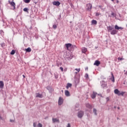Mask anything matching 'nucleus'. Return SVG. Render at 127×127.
Here are the masks:
<instances>
[{
    "label": "nucleus",
    "instance_id": "c756f323",
    "mask_svg": "<svg viewBox=\"0 0 127 127\" xmlns=\"http://www.w3.org/2000/svg\"><path fill=\"white\" fill-rule=\"evenodd\" d=\"M119 26H118V25H115V29L116 30V29H117V30H119Z\"/></svg>",
    "mask_w": 127,
    "mask_h": 127
},
{
    "label": "nucleus",
    "instance_id": "393cba45",
    "mask_svg": "<svg viewBox=\"0 0 127 127\" xmlns=\"http://www.w3.org/2000/svg\"><path fill=\"white\" fill-rule=\"evenodd\" d=\"M15 53V51L14 50H13L11 51L10 54L11 55H14Z\"/></svg>",
    "mask_w": 127,
    "mask_h": 127
},
{
    "label": "nucleus",
    "instance_id": "cd10ccee",
    "mask_svg": "<svg viewBox=\"0 0 127 127\" xmlns=\"http://www.w3.org/2000/svg\"><path fill=\"white\" fill-rule=\"evenodd\" d=\"M24 11H25L26 12H28V8H24L23 9Z\"/></svg>",
    "mask_w": 127,
    "mask_h": 127
},
{
    "label": "nucleus",
    "instance_id": "09e8293b",
    "mask_svg": "<svg viewBox=\"0 0 127 127\" xmlns=\"http://www.w3.org/2000/svg\"><path fill=\"white\" fill-rule=\"evenodd\" d=\"M118 110H120V107H118Z\"/></svg>",
    "mask_w": 127,
    "mask_h": 127
},
{
    "label": "nucleus",
    "instance_id": "7ed1b4c3",
    "mask_svg": "<svg viewBox=\"0 0 127 127\" xmlns=\"http://www.w3.org/2000/svg\"><path fill=\"white\" fill-rule=\"evenodd\" d=\"M65 58L67 60H71L72 58H73V57H72V55L71 54H67V55L65 56Z\"/></svg>",
    "mask_w": 127,
    "mask_h": 127
},
{
    "label": "nucleus",
    "instance_id": "6e6552de",
    "mask_svg": "<svg viewBox=\"0 0 127 127\" xmlns=\"http://www.w3.org/2000/svg\"><path fill=\"white\" fill-rule=\"evenodd\" d=\"M53 4L54 5H57V6H59V5H60V2L57 1H54L53 2Z\"/></svg>",
    "mask_w": 127,
    "mask_h": 127
},
{
    "label": "nucleus",
    "instance_id": "ddd939ff",
    "mask_svg": "<svg viewBox=\"0 0 127 127\" xmlns=\"http://www.w3.org/2000/svg\"><path fill=\"white\" fill-rule=\"evenodd\" d=\"M101 64V63H100V61H95L94 65H95V66H99Z\"/></svg>",
    "mask_w": 127,
    "mask_h": 127
},
{
    "label": "nucleus",
    "instance_id": "1a4fd4ad",
    "mask_svg": "<svg viewBox=\"0 0 127 127\" xmlns=\"http://www.w3.org/2000/svg\"><path fill=\"white\" fill-rule=\"evenodd\" d=\"M114 29V26H108L107 27V30L109 32H111V31Z\"/></svg>",
    "mask_w": 127,
    "mask_h": 127
},
{
    "label": "nucleus",
    "instance_id": "5701e85b",
    "mask_svg": "<svg viewBox=\"0 0 127 127\" xmlns=\"http://www.w3.org/2000/svg\"><path fill=\"white\" fill-rule=\"evenodd\" d=\"M26 52H31V48H28L27 49H26Z\"/></svg>",
    "mask_w": 127,
    "mask_h": 127
},
{
    "label": "nucleus",
    "instance_id": "a878e982",
    "mask_svg": "<svg viewBox=\"0 0 127 127\" xmlns=\"http://www.w3.org/2000/svg\"><path fill=\"white\" fill-rule=\"evenodd\" d=\"M92 24H97V21L95 20H93L92 21Z\"/></svg>",
    "mask_w": 127,
    "mask_h": 127
},
{
    "label": "nucleus",
    "instance_id": "4c0bfd02",
    "mask_svg": "<svg viewBox=\"0 0 127 127\" xmlns=\"http://www.w3.org/2000/svg\"><path fill=\"white\" fill-rule=\"evenodd\" d=\"M66 127H71V125L70 124V123H68V124H67V126Z\"/></svg>",
    "mask_w": 127,
    "mask_h": 127
},
{
    "label": "nucleus",
    "instance_id": "5fc2aeb1",
    "mask_svg": "<svg viewBox=\"0 0 127 127\" xmlns=\"http://www.w3.org/2000/svg\"><path fill=\"white\" fill-rule=\"evenodd\" d=\"M124 84H125V83L124 82Z\"/></svg>",
    "mask_w": 127,
    "mask_h": 127
},
{
    "label": "nucleus",
    "instance_id": "423d86ee",
    "mask_svg": "<svg viewBox=\"0 0 127 127\" xmlns=\"http://www.w3.org/2000/svg\"><path fill=\"white\" fill-rule=\"evenodd\" d=\"M63 104V99L62 98L60 97L59 99V106H61Z\"/></svg>",
    "mask_w": 127,
    "mask_h": 127
},
{
    "label": "nucleus",
    "instance_id": "412c9836",
    "mask_svg": "<svg viewBox=\"0 0 127 127\" xmlns=\"http://www.w3.org/2000/svg\"><path fill=\"white\" fill-rule=\"evenodd\" d=\"M112 77V78H111V80L112 82H115V77L114 76V74H113V73H111Z\"/></svg>",
    "mask_w": 127,
    "mask_h": 127
},
{
    "label": "nucleus",
    "instance_id": "e433bc0d",
    "mask_svg": "<svg viewBox=\"0 0 127 127\" xmlns=\"http://www.w3.org/2000/svg\"><path fill=\"white\" fill-rule=\"evenodd\" d=\"M119 29L123 30V29H124V28L123 27H119L118 30H119Z\"/></svg>",
    "mask_w": 127,
    "mask_h": 127
},
{
    "label": "nucleus",
    "instance_id": "9d476101",
    "mask_svg": "<svg viewBox=\"0 0 127 127\" xmlns=\"http://www.w3.org/2000/svg\"><path fill=\"white\" fill-rule=\"evenodd\" d=\"M65 46L66 47L67 50H69V48H70V47H71V46H72V45L70 43L66 44Z\"/></svg>",
    "mask_w": 127,
    "mask_h": 127
},
{
    "label": "nucleus",
    "instance_id": "f03ea898",
    "mask_svg": "<svg viewBox=\"0 0 127 127\" xmlns=\"http://www.w3.org/2000/svg\"><path fill=\"white\" fill-rule=\"evenodd\" d=\"M101 86L102 88H107V82L102 81H101Z\"/></svg>",
    "mask_w": 127,
    "mask_h": 127
},
{
    "label": "nucleus",
    "instance_id": "dca6fc26",
    "mask_svg": "<svg viewBox=\"0 0 127 127\" xmlns=\"http://www.w3.org/2000/svg\"><path fill=\"white\" fill-rule=\"evenodd\" d=\"M36 97L37 98H42V94H40L39 93H36Z\"/></svg>",
    "mask_w": 127,
    "mask_h": 127
},
{
    "label": "nucleus",
    "instance_id": "37998d69",
    "mask_svg": "<svg viewBox=\"0 0 127 127\" xmlns=\"http://www.w3.org/2000/svg\"><path fill=\"white\" fill-rule=\"evenodd\" d=\"M23 78H25V75H23Z\"/></svg>",
    "mask_w": 127,
    "mask_h": 127
},
{
    "label": "nucleus",
    "instance_id": "b1692460",
    "mask_svg": "<svg viewBox=\"0 0 127 127\" xmlns=\"http://www.w3.org/2000/svg\"><path fill=\"white\" fill-rule=\"evenodd\" d=\"M93 113L95 116H97V109L94 108L93 109Z\"/></svg>",
    "mask_w": 127,
    "mask_h": 127
},
{
    "label": "nucleus",
    "instance_id": "a211bd4d",
    "mask_svg": "<svg viewBox=\"0 0 127 127\" xmlns=\"http://www.w3.org/2000/svg\"><path fill=\"white\" fill-rule=\"evenodd\" d=\"M72 87V84L67 83V86H66V89H69V88H71Z\"/></svg>",
    "mask_w": 127,
    "mask_h": 127
},
{
    "label": "nucleus",
    "instance_id": "864d4df0",
    "mask_svg": "<svg viewBox=\"0 0 127 127\" xmlns=\"http://www.w3.org/2000/svg\"><path fill=\"white\" fill-rule=\"evenodd\" d=\"M55 75H56V73H55Z\"/></svg>",
    "mask_w": 127,
    "mask_h": 127
},
{
    "label": "nucleus",
    "instance_id": "603ef678",
    "mask_svg": "<svg viewBox=\"0 0 127 127\" xmlns=\"http://www.w3.org/2000/svg\"><path fill=\"white\" fill-rule=\"evenodd\" d=\"M64 71H66V69H64Z\"/></svg>",
    "mask_w": 127,
    "mask_h": 127
},
{
    "label": "nucleus",
    "instance_id": "de8ad7c7",
    "mask_svg": "<svg viewBox=\"0 0 127 127\" xmlns=\"http://www.w3.org/2000/svg\"><path fill=\"white\" fill-rule=\"evenodd\" d=\"M75 74H78V72H75Z\"/></svg>",
    "mask_w": 127,
    "mask_h": 127
},
{
    "label": "nucleus",
    "instance_id": "bb28decb",
    "mask_svg": "<svg viewBox=\"0 0 127 127\" xmlns=\"http://www.w3.org/2000/svg\"><path fill=\"white\" fill-rule=\"evenodd\" d=\"M24 1L25 3H29V2H30V0H24Z\"/></svg>",
    "mask_w": 127,
    "mask_h": 127
},
{
    "label": "nucleus",
    "instance_id": "c03bdc74",
    "mask_svg": "<svg viewBox=\"0 0 127 127\" xmlns=\"http://www.w3.org/2000/svg\"><path fill=\"white\" fill-rule=\"evenodd\" d=\"M114 12L112 13L111 14L112 15H114Z\"/></svg>",
    "mask_w": 127,
    "mask_h": 127
},
{
    "label": "nucleus",
    "instance_id": "0eeeda50",
    "mask_svg": "<svg viewBox=\"0 0 127 127\" xmlns=\"http://www.w3.org/2000/svg\"><path fill=\"white\" fill-rule=\"evenodd\" d=\"M87 10H91V9H92V4L91 3H88L87 5Z\"/></svg>",
    "mask_w": 127,
    "mask_h": 127
},
{
    "label": "nucleus",
    "instance_id": "58836bf2",
    "mask_svg": "<svg viewBox=\"0 0 127 127\" xmlns=\"http://www.w3.org/2000/svg\"><path fill=\"white\" fill-rule=\"evenodd\" d=\"M106 101L107 102H109V101H110V98H109V97L106 98Z\"/></svg>",
    "mask_w": 127,
    "mask_h": 127
},
{
    "label": "nucleus",
    "instance_id": "473e14b6",
    "mask_svg": "<svg viewBox=\"0 0 127 127\" xmlns=\"http://www.w3.org/2000/svg\"><path fill=\"white\" fill-rule=\"evenodd\" d=\"M38 127H43L42 124H41L40 123H39L38 125Z\"/></svg>",
    "mask_w": 127,
    "mask_h": 127
},
{
    "label": "nucleus",
    "instance_id": "aec40b11",
    "mask_svg": "<svg viewBox=\"0 0 127 127\" xmlns=\"http://www.w3.org/2000/svg\"><path fill=\"white\" fill-rule=\"evenodd\" d=\"M120 91L119 90V89H116L114 90V93L115 94H116V95H118Z\"/></svg>",
    "mask_w": 127,
    "mask_h": 127
},
{
    "label": "nucleus",
    "instance_id": "20e7f679",
    "mask_svg": "<svg viewBox=\"0 0 127 127\" xmlns=\"http://www.w3.org/2000/svg\"><path fill=\"white\" fill-rule=\"evenodd\" d=\"M10 4H11V6L12 7V9H13V10H14V9H15V3H14V2L12 1H9Z\"/></svg>",
    "mask_w": 127,
    "mask_h": 127
},
{
    "label": "nucleus",
    "instance_id": "a18cd8bd",
    "mask_svg": "<svg viewBox=\"0 0 127 127\" xmlns=\"http://www.w3.org/2000/svg\"><path fill=\"white\" fill-rule=\"evenodd\" d=\"M119 0H117V3H119Z\"/></svg>",
    "mask_w": 127,
    "mask_h": 127
},
{
    "label": "nucleus",
    "instance_id": "f3484780",
    "mask_svg": "<svg viewBox=\"0 0 127 127\" xmlns=\"http://www.w3.org/2000/svg\"><path fill=\"white\" fill-rule=\"evenodd\" d=\"M82 53H86L87 52V48L83 47L82 48Z\"/></svg>",
    "mask_w": 127,
    "mask_h": 127
},
{
    "label": "nucleus",
    "instance_id": "f257e3e1",
    "mask_svg": "<svg viewBox=\"0 0 127 127\" xmlns=\"http://www.w3.org/2000/svg\"><path fill=\"white\" fill-rule=\"evenodd\" d=\"M84 116V112L79 111L77 113V117L79 119H82Z\"/></svg>",
    "mask_w": 127,
    "mask_h": 127
},
{
    "label": "nucleus",
    "instance_id": "6ab92c4d",
    "mask_svg": "<svg viewBox=\"0 0 127 127\" xmlns=\"http://www.w3.org/2000/svg\"><path fill=\"white\" fill-rule=\"evenodd\" d=\"M125 94V92H121L119 91V92L118 93V94H117L118 96H124Z\"/></svg>",
    "mask_w": 127,
    "mask_h": 127
},
{
    "label": "nucleus",
    "instance_id": "4468645a",
    "mask_svg": "<svg viewBox=\"0 0 127 127\" xmlns=\"http://www.w3.org/2000/svg\"><path fill=\"white\" fill-rule=\"evenodd\" d=\"M64 94L66 97H69L70 96V92H69V91L68 90H65Z\"/></svg>",
    "mask_w": 127,
    "mask_h": 127
},
{
    "label": "nucleus",
    "instance_id": "c9c22d12",
    "mask_svg": "<svg viewBox=\"0 0 127 127\" xmlns=\"http://www.w3.org/2000/svg\"><path fill=\"white\" fill-rule=\"evenodd\" d=\"M99 15H101V14L100 13H96V16H99Z\"/></svg>",
    "mask_w": 127,
    "mask_h": 127
},
{
    "label": "nucleus",
    "instance_id": "7c9ffc66",
    "mask_svg": "<svg viewBox=\"0 0 127 127\" xmlns=\"http://www.w3.org/2000/svg\"><path fill=\"white\" fill-rule=\"evenodd\" d=\"M53 28H54V29H56V28H57V25H53Z\"/></svg>",
    "mask_w": 127,
    "mask_h": 127
},
{
    "label": "nucleus",
    "instance_id": "f8f14e48",
    "mask_svg": "<svg viewBox=\"0 0 127 127\" xmlns=\"http://www.w3.org/2000/svg\"><path fill=\"white\" fill-rule=\"evenodd\" d=\"M96 95H97V93L95 92H93V94H91V97L92 99H95V98H96Z\"/></svg>",
    "mask_w": 127,
    "mask_h": 127
},
{
    "label": "nucleus",
    "instance_id": "49530a36",
    "mask_svg": "<svg viewBox=\"0 0 127 127\" xmlns=\"http://www.w3.org/2000/svg\"><path fill=\"white\" fill-rule=\"evenodd\" d=\"M85 70H88V67H86V68H85Z\"/></svg>",
    "mask_w": 127,
    "mask_h": 127
},
{
    "label": "nucleus",
    "instance_id": "72a5a7b5",
    "mask_svg": "<svg viewBox=\"0 0 127 127\" xmlns=\"http://www.w3.org/2000/svg\"><path fill=\"white\" fill-rule=\"evenodd\" d=\"M118 60H120L121 61H122V60H124V58H118Z\"/></svg>",
    "mask_w": 127,
    "mask_h": 127
},
{
    "label": "nucleus",
    "instance_id": "3c124183",
    "mask_svg": "<svg viewBox=\"0 0 127 127\" xmlns=\"http://www.w3.org/2000/svg\"><path fill=\"white\" fill-rule=\"evenodd\" d=\"M99 7H102V6H99Z\"/></svg>",
    "mask_w": 127,
    "mask_h": 127
},
{
    "label": "nucleus",
    "instance_id": "c85d7f7f",
    "mask_svg": "<svg viewBox=\"0 0 127 127\" xmlns=\"http://www.w3.org/2000/svg\"><path fill=\"white\" fill-rule=\"evenodd\" d=\"M85 77L86 79L89 78V75L88 74V73H86V74H85Z\"/></svg>",
    "mask_w": 127,
    "mask_h": 127
},
{
    "label": "nucleus",
    "instance_id": "a19ab883",
    "mask_svg": "<svg viewBox=\"0 0 127 127\" xmlns=\"http://www.w3.org/2000/svg\"><path fill=\"white\" fill-rule=\"evenodd\" d=\"M33 127H36V123H34L33 124Z\"/></svg>",
    "mask_w": 127,
    "mask_h": 127
},
{
    "label": "nucleus",
    "instance_id": "9b49d317",
    "mask_svg": "<svg viewBox=\"0 0 127 127\" xmlns=\"http://www.w3.org/2000/svg\"><path fill=\"white\" fill-rule=\"evenodd\" d=\"M4 86V84L3 83V81H0V89L3 88Z\"/></svg>",
    "mask_w": 127,
    "mask_h": 127
},
{
    "label": "nucleus",
    "instance_id": "39448f33",
    "mask_svg": "<svg viewBox=\"0 0 127 127\" xmlns=\"http://www.w3.org/2000/svg\"><path fill=\"white\" fill-rule=\"evenodd\" d=\"M117 33H118V31H117V30H116V29H113L111 31V34H112V35H115V34H117Z\"/></svg>",
    "mask_w": 127,
    "mask_h": 127
},
{
    "label": "nucleus",
    "instance_id": "f704fd0d",
    "mask_svg": "<svg viewBox=\"0 0 127 127\" xmlns=\"http://www.w3.org/2000/svg\"><path fill=\"white\" fill-rule=\"evenodd\" d=\"M60 69L61 70L62 72H63L64 70V68H63V67H60Z\"/></svg>",
    "mask_w": 127,
    "mask_h": 127
},
{
    "label": "nucleus",
    "instance_id": "2eb2a0df",
    "mask_svg": "<svg viewBox=\"0 0 127 127\" xmlns=\"http://www.w3.org/2000/svg\"><path fill=\"white\" fill-rule=\"evenodd\" d=\"M53 123H59V119L53 118Z\"/></svg>",
    "mask_w": 127,
    "mask_h": 127
},
{
    "label": "nucleus",
    "instance_id": "ea45409f",
    "mask_svg": "<svg viewBox=\"0 0 127 127\" xmlns=\"http://www.w3.org/2000/svg\"><path fill=\"white\" fill-rule=\"evenodd\" d=\"M10 123H14V120H10Z\"/></svg>",
    "mask_w": 127,
    "mask_h": 127
},
{
    "label": "nucleus",
    "instance_id": "8fccbe9b",
    "mask_svg": "<svg viewBox=\"0 0 127 127\" xmlns=\"http://www.w3.org/2000/svg\"><path fill=\"white\" fill-rule=\"evenodd\" d=\"M112 0V1H114V0Z\"/></svg>",
    "mask_w": 127,
    "mask_h": 127
},
{
    "label": "nucleus",
    "instance_id": "2f4dec72",
    "mask_svg": "<svg viewBox=\"0 0 127 127\" xmlns=\"http://www.w3.org/2000/svg\"><path fill=\"white\" fill-rule=\"evenodd\" d=\"M75 71H77V72H79L81 70L80 68H75Z\"/></svg>",
    "mask_w": 127,
    "mask_h": 127
},
{
    "label": "nucleus",
    "instance_id": "79ce46f5",
    "mask_svg": "<svg viewBox=\"0 0 127 127\" xmlns=\"http://www.w3.org/2000/svg\"><path fill=\"white\" fill-rule=\"evenodd\" d=\"M4 46V44H1V46L2 47H3Z\"/></svg>",
    "mask_w": 127,
    "mask_h": 127
},
{
    "label": "nucleus",
    "instance_id": "4be33fe9",
    "mask_svg": "<svg viewBox=\"0 0 127 127\" xmlns=\"http://www.w3.org/2000/svg\"><path fill=\"white\" fill-rule=\"evenodd\" d=\"M86 106L87 108H88V109H91V108H92V106L89 103L86 104Z\"/></svg>",
    "mask_w": 127,
    "mask_h": 127
}]
</instances>
